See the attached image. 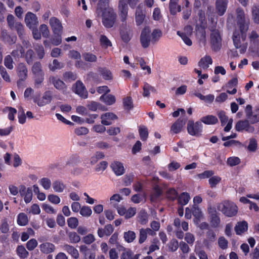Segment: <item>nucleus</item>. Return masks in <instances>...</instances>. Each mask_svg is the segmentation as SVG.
<instances>
[{
	"mask_svg": "<svg viewBox=\"0 0 259 259\" xmlns=\"http://www.w3.org/2000/svg\"><path fill=\"white\" fill-rule=\"evenodd\" d=\"M4 63L7 68L12 69L14 68V61L11 55H8L5 57Z\"/></svg>",
	"mask_w": 259,
	"mask_h": 259,
	"instance_id": "nucleus-51",
	"label": "nucleus"
},
{
	"mask_svg": "<svg viewBox=\"0 0 259 259\" xmlns=\"http://www.w3.org/2000/svg\"><path fill=\"white\" fill-rule=\"evenodd\" d=\"M209 29L211 31L210 42L212 49L214 51H218L222 47L221 31L219 28H216L214 26H210Z\"/></svg>",
	"mask_w": 259,
	"mask_h": 259,
	"instance_id": "nucleus-5",
	"label": "nucleus"
},
{
	"mask_svg": "<svg viewBox=\"0 0 259 259\" xmlns=\"http://www.w3.org/2000/svg\"><path fill=\"white\" fill-rule=\"evenodd\" d=\"M37 56L39 59H42L45 56V51L43 46L41 45H36L34 47Z\"/></svg>",
	"mask_w": 259,
	"mask_h": 259,
	"instance_id": "nucleus-57",
	"label": "nucleus"
},
{
	"mask_svg": "<svg viewBox=\"0 0 259 259\" xmlns=\"http://www.w3.org/2000/svg\"><path fill=\"white\" fill-rule=\"evenodd\" d=\"M131 200L135 203H139L143 200L145 202L146 201L145 194H135L132 197Z\"/></svg>",
	"mask_w": 259,
	"mask_h": 259,
	"instance_id": "nucleus-55",
	"label": "nucleus"
},
{
	"mask_svg": "<svg viewBox=\"0 0 259 259\" xmlns=\"http://www.w3.org/2000/svg\"><path fill=\"white\" fill-rule=\"evenodd\" d=\"M179 245L178 241L175 239L171 240L168 244V249L172 252L176 251L179 247Z\"/></svg>",
	"mask_w": 259,
	"mask_h": 259,
	"instance_id": "nucleus-60",
	"label": "nucleus"
},
{
	"mask_svg": "<svg viewBox=\"0 0 259 259\" xmlns=\"http://www.w3.org/2000/svg\"><path fill=\"white\" fill-rule=\"evenodd\" d=\"M52 186L54 191L57 193L62 192L66 188L65 185L59 180L54 181Z\"/></svg>",
	"mask_w": 259,
	"mask_h": 259,
	"instance_id": "nucleus-36",
	"label": "nucleus"
},
{
	"mask_svg": "<svg viewBox=\"0 0 259 259\" xmlns=\"http://www.w3.org/2000/svg\"><path fill=\"white\" fill-rule=\"evenodd\" d=\"M25 22L26 26L30 29L36 28L38 24V21L35 14L29 12L25 16Z\"/></svg>",
	"mask_w": 259,
	"mask_h": 259,
	"instance_id": "nucleus-9",
	"label": "nucleus"
},
{
	"mask_svg": "<svg viewBox=\"0 0 259 259\" xmlns=\"http://www.w3.org/2000/svg\"><path fill=\"white\" fill-rule=\"evenodd\" d=\"M69 241L71 243H76L80 240V236L75 232H70L67 233Z\"/></svg>",
	"mask_w": 259,
	"mask_h": 259,
	"instance_id": "nucleus-48",
	"label": "nucleus"
},
{
	"mask_svg": "<svg viewBox=\"0 0 259 259\" xmlns=\"http://www.w3.org/2000/svg\"><path fill=\"white\" fill-rule=\"evenodd\" d=\"M105 157L104 153L101 151L96 152L95 154L91 157L90 163L94 165L99 160L103 159Z\"/></svg>",
	"mask_w": 259,
	"mask_h": 259,
	"instance_id": "nucleus-42",
	"label": "nucleus"
},
{
	"mask_svg": "<svg viewBox=\"0 0 259 259\" xmlns=\"http://www.w3.org/2000/svg\"><path fill=\"white\" fill-rule=\"evenodd\" d=\"M200 120L201 122H202L206 124H215L218 122L217 117L212 115L203 116Z\"/></svg>",
	"mask_w": 259,
	"mask_h": 259,
	"instance_id": "nucleus-31",
	"label": "nucleus"
},
{
	"mask_svg": "<svg viewBox=\"0 0 259 259\" xmlns=\"http://www.w3.org/2000/svg\"><path fill=\"white\" fill-rule=\"evenodd\" d=\"M64 67L63 63L60 62L57 59H54L53 61L52 64L49 65V68L52 71H55L56 70L60 69Z\"/></svg>",
	"mask_w": 259,
	"mask_h": 259,
	"instance_id": "nucleus-47",
	"label": "nucleus"
},
{
	"mask_svg": "<svg viewBox=\"0 0 259 259\" xmlns=\"http://www.w3.org/2000/svg\"><path fill=\"white\" fill-rule=\"evenodd\" d=\"M82 55L83 59L85 61L89 62H96L97 61V56L90 52L84 53Z\"/></svg>",
	"mask_w": 259,
	"mask_h": 259,
	"instance_id": "nucleus-46",
	"label": "nucleus"
},
{
	"mask_svg": "<svg viewBox=\"0 0 259 259\" xmlns=\"http://www.w3.org/2000/svg\"><path fill=\"white\" fill-rule=\"evenodd\" d=\"M258 113L253 114L252 113L250 114L249 116H247V120H248V122L251 124H254L259 122V109L256 111Z\"/></svg>",
	"mask_w": 259,
	"mask_h": 259,
	"instance_id": "nucleus-61",
	"label": "nucleus"
},
{
	"mask_svg": "<svg viewBox=\"0 0 259 259\" xmlns=\"http://www.w3.org/2000/svg\"><path fill=\"white\" fill-rule=\"evenodd\" d=\"M135 15L136 24L140 25L144 22L145 17V11L141 5L137 7Z\"/></svg>",
	"mask_w": 259,
	"mask_h": 259,
	"instance_id": "nucleus-21",
	"label": "nucleus"
},
{
	"mask_svg": "<svg viewBox=\"0 0 259 259\" xmlns=\"http://www.w3.org/2000/svg\"><path fill=\"white\" fill-rule=\"evenodd\" d=\"M31 71L34 75L35 83L41 84L44 79L45 73L40 62H35L32 66Z\"/></svg>",
	"mask_w": 259,
	"mask_h": 259,
	"instance_id": "nucleus-6",
	"label": "nucleus"
},
{
	"mask_svg": "<svg viewBox=\"0 0 259 259\" xmlns=\"http://www.w3.org/2000/svg\"><path fill=\"white\" fill-rule=\"evenodd\" d=\"M252 17L254 23H259V7L254 6L252 8Z\"/></svg>",
	"mask_w": 259,
	"mask_h": 259,
	"instance_id": "nucleus-52",
	"label": "nucleus"
},
{
	"mask_svg": "<svg viewBox=\"0 0 259 259\" xmlns=\"http://www.w3.org/2000/svg\"><path fill=\"white\" fill-rule=\"evenodd\" d=\"M148 221V214L144 209L140 211L138 214V221L142 225H145Z\"/></svg>",
	"mask_w": 259,
	"mask_h": 259,
	"instance_id": "nucleus-32",
	"label": "nucleus"
},
{
	"mask_svg": "<svg viewBox=\"0 0 259 259\" xmlns=\"http://www.w3.org/2000/svg\"><path fill=\"white\" fill-rule=\"evenodd\" d=\"M92 210L88 206H82L80 210V214L83 217H89L91 215Z\"/></svg>",
	"mask_w": 259,
	"mask_h": 259,
	"instance_id": "nucleus-58",
	"label": "nucleus"
},
{
	"mask_svg": "<svg viewBox=\"0 0 259 259\" xmlns=\"http://www.w3.org/2000/svg\"><path fill=\"white\" fill-rule=\"evenodd\" d=\"M217 209L227 217H233L238 212L237 205L232 201L225 200L217 204Z\"/></svg>",
	"mask_w": 259,
	"mask_h": 259,
	"instance_id": "nucleus-4",
	"label": "nucleus"
},
{
	"mask_svg": "<svg viewBox=\"0 0 259 259\" xmlns=\"http://www.w3.org/2000/svg\"><path fill=\"white\" fill-rule=\"evenodd\" d=\"M248 229V224L246 221L238 222L234 230L237 235H240L246 232Z\"/></svg>",
	"mask_w": 259,
	"mask_h": 259,
	"instance_id": "nucleus-25",
	"label": "nucleus"
},
{
	"mask_svg": "<svg viewBox=\"0 0 259 259\" xmlns=\"http://www.w3.org/2000/svg\"><path fill=\"white\" fill-rule=\"evenodd\" d=\"M218 115L220 119L222 125H225L228 120V117L226 116L225 112L224 111H219L218 112Z\"/></svg>",
	"mask_w": 259,
	"mask_h": 259,
	"instance_id": "nucleus-63",
	"label": "nucleus"
},
{
	"mask_svg": "<svg viewBox=\"0 0 259 259\" xmlns=\"http://www.w3.org/2000/svg\"><path fill=\"white\" fill-rule=\"evenodd\" d=\"M240 159L238 157H230L227 159V163L230 166H234L240 163Z\"/></svg>",
	"mask_w": 259,
	"mask_h": 259,
	"instance_id": "nucleus-59",
	"label": "nucleus"
},
{
	"mask_svg": "<svg viewBox=\"0 0 259 259\" xmlns=\"http://www.w3.org/2000/svg\"><path fill=\"white\" fill-rule=\"evenodd\" d=\"M123 104L125 110H130L134 108V104L131 97H126L123 99Z\"/></svg>",
	"mask_w": 259,
	"mask_h": 259,
	"instance_id": "nucleus-43",
	"label": "nucleus"
},
{
	"mask_svg": "<svg viewBox=\"0 0 259 259\" xmlns=\"http://www.w3.org/2000/svg\"><path fill=\"white\" fill-rule=\"evenodd\" d=\"M187 118L184 117L179 118L171 126L170 130L174 134H178L181 132L183 126L186 124Z\"/></svg>",
	"mask_w": 259,
	"mask_h": 259,
	"instance_id": "nucleus-17",
	"label": "nucleus"
},
{
	"mask_svg": "<svg viewBox=\"0 0 259 259\" xmlns=\"http://www.w3.org/2000/svg\"><path fill=\"white\" fill-rule=\"evenodd\" d=\"M99 72L103 78L105 80H111L112 79L111 72L106 68H99Z\"/></svg>",
	"mask_w": 259,
	"mask_h": 259,
	"instance_id": "nucleus-40",
	"label": "nucleus"
},
{
	"mask_svg": "<svg viewBox=\"0 0 259 259\" xmlns=\"http://www.w3.org/2000/svg\"><path fill=\"white\" fill-rule=\"evenodd\" d=\"M111 167L116 176H121L124 173L123 164L119 161H114L111 164Z\"/></svg>",
	"mask_w": 259,
	"mask_h": 259,
	"instance_id": "nucleus-23",
	"label": "nucleus"
},
{
	"mask_svg": "<svg viewBox=\"0 0 259 259\" xmlns=\"http://www.w3.org/2000/svg\"><path fill=\"white\" fill-rule=\"evenodd\" d=\"M139 132L141 139L142 141L146 140L148 137V132L147 128L144 125L140 126L139 127Z\"/></svg>",
	"mask_w": 259,
	"mask_h": 259,
	"instance_id": "nucleus-49",
	"label": "nucleus"
},
{
	"mask_svg": "<svg viewBox=\"0 0 259 259\" xmlns=\"http://www.w3.org/2000/svg\"><path fill=\"white\" fill-rule=\"evenodd\" d=\"M17 32L19 37L21 39L24 37V26L21 22H17L15 23L14 28Z\"/></svg>",
	"mask_w": 259,
	"mask_h": 259,
	"instance_id": "nucleus-44",
	"label": "nucleus"
},
{
	"mask_svg": "<svg viewBox=\"0 0 259 259\" xmlns=\"http://www.w3.org/2000/svg\"><path fill=\"white\" fill-rule=\"evenodd\" d=\"M208 211L210 214V223L211 226L213 228L218 227L221 222L219 213L217 212L215 208L212 207L208 208Z\"/></svg>",
	"mask_w": 259,
	"mask_h": 259,
	"instance_id": "nucleus-14",
	"label": "nucleus"
},
{
	"mask_svg": "<svg viewBox=\"0 0 259 259\" xmlns=\"http://www.w3.org/2000/svg\"><path fill=\"white\" fill-rule=\"evenodd\" d=\"M28 219L27 215L24 213H20L17 218V223L20 226H25L28 224Z\"/></svg>",
	"mask_w": 259,
	"mask_h": 259,
	"instance_id": "nucleus-45",
	"label": "nucleus"
},
{
	"mask_svg": "<svg viewBox=\"0 0 259 259\" xmlns=\"http://www.w3.org/2000/svg\"><path fill=\"white\" fill-rule=\"evenodd\" d=\"M49 82L53 84L54 87L58 90L65 92L67 89V85L63 81L54 76H50L49 78Z\"/></svg>",
	"mask_w": 259,
	"mask_h": 259,
	"instance_id": "nucleus-12",
	"label": "nucleus"
},
{
	"mask_svg": "<svg viewBox=\"0 0 259 259\" xmlns=\"http://www.w3.org/2000/svg\"><path fill=\"white\" fill-rule=\"evenodd\" d=\"M235 129L238 132L245 130L249 133H253L254 131V127L249 124L247 119L238 121L235 125Z\"/></svg>",
	"mask_w": 259,
	"mask_h": 259,
	"instance_id": "nucleus-15",
	"label": "nucleus"
},
{
	"mask_svg": "<svg viewBox=\"0 0 259 259\" xmlns=\"http://www.w3.org/2000/svg\"><path fill=\"white\" fill-rule=\"evenodd\" d=\"M16 71L19 77V80L17 82L18 84L20 81H23L27 78L28 69L24 63H19L16 67Z\"/></svg>",
	"mask_w": 259,
	"mask_h": 259,
	"instance_id": "nucleus-16",
	"label": "nucleus"
},
{
	"mask_svg": "<svg viewBox=\"0 0 259 259\" xmlns=\"http://www.w3.org/2000/svg\"><path fill=\"white\" fill-rule=\"evenodd\" d=\"M228 0H217L215 2V8L218 14L222 16L226 11Z\"/></svg>",
	"mask_w": 259,
	"mask_h": 259,
	"instance_id": "nucleus-20",
	"label": "nucleus"
},
{
	"mask_svg": "<svg viewBox=\"0 0 259 259\" xmlns=\"http://www.w3.org/2000/svg\"><path fill=\"white\" fill-rule=\"evenodd\" d=\"M114 231L113 227L111 224L107 225L104 228H99L98 230V235L100 238L104 236H110Z\"/></svg>",
	"mask_w": 259,
	"mask_h": 259,
	"instance_id": "nucleus-22",
	"label": "nucleus"
},
{
	"mask_svg": "<svg viewBox=\"0 0 259 259\" xmlns=\"http://www.w3.org/2000/svg\"><path fill=\"white\" fill-rule=\"evenodd\" d=\"M190 199V196L188 193L183 192L178 198V203L182 205H186Z\"/></svg>",
	"mask_w": 259,
	"mask_h": 259,
	"instance_id": "nucleus-37",
	"label": "nucleus"
},
{
	"mask_svg": "<svg viewBox=\"0 0 259 259\" xmlns=\"http://www.w3.org/2000/svg\"><path fill=\"white\" fill-rule=\"evenodd\" d=\"M80 252L83 255V259H95V254L85 245L80 246Z\"/></svg>",
	"mask_w": 259,
	"mask_h": 259,
	"instance_id": "nucleus-27",
	"label": "nucleus"
},
{
	"mask_svg": "<svg viewBox=\"0 0 259 259\" xmlns=\"http://www.w3.org/2000/svg\"><path fill=\"white\" fill-rule=\"evenodd\" d=\"M53 99V93L51 91H46L40 99H34V102L36 103L37 105L39 107L44 106L47 104L50 103Z\"/></svg>",
	"mask_w": 259,
	"mask_h": 259,
	"instance_id": "nucleus-13",
	"label": "nucleus"
},
{
	"mask_svg": "<svg viewBox=\"0 0 259 259\" xmlns=\"http://www.w3.org/2000/svg\"><path fill=\"white\" fill-rule=\"evenodd\" d=\"M62 248L64 250L70 254L74 258L77 259L79 257V253L78 250L73 246L64 244Z\"/></svg>",
	"mask_w": 259,
	"mask_h": 259,
	"instance_id": "nucleus-29",
	"label": "nucleus"
},
{
	"mask_svg": "<svg viewBox=\"0 0 259 259\" xmlns=\"http://www.w3.org/2000/svg\"><path fill=\"white\" fill-rule=\"evenodd\" d=\"M24 53L25 50L23 46L20 44H17L16 45V48L12 51L11 55L15 60H17L23 57Z\"/></svg>",
	"mask_w": 259,
	"mask_h": 259,
	"instance_id": "nucleus-24",
	"label": "nucleus"
},
{
	"mask_svg": "<svg viewBox=\"0 0 259 259\" xmlns=\"http://www.w3.org/2000/svg\"><path fill=\"white\" fill-rule=\"evenodd\" d=\"M151 43L155 44L156 43L162 36V32L159 29H154L152 32H151Z\"/></svg>",
	"mask_w": 259,
	"mask_h": 259,
	"instance_id": "nucleus-35",
	"label": "nucleus"
},
{
	"mask_svg": "<svg viewBox=\"0 0 259 259\" xmlns=\"http://www.w3.org/2000/svg\"><path fill=\"white\" fill-rule=\"evenodd\" d=\"M17 252L18 255L21 258L27 257L29 254L28 252L23 245H19L17 247Z\"/></svg>",
	"mask_w": 259,
	"mask_h": 259,
	"instance_id": "nucleus-56",
	"label": "nucleus"
},
{
	"mask_svg": "<svg viewBox=\"0 0 259 259\" xmlns=\"http://www.w3.org/2000/svg\"><path fill=\"white\" fill-rule=\"evenodd\" d=\"M0 39L5 44L12 45L15 44L17 41V36L15 35H10L6 29L1 30Z\"/></svg>",
	"mask_w": 259,
	"mask_h": 259,
	"instance_id": "nucleus-11",
	"label": "nucleus"
},
{
	"mask_svg": "<svg viewBox=\"0 0 259 259\" xmlns=\"http://www.w3.org/2000/svg\"><path fill=\"white\" fill-rule=\"evenodd\" d=\"M87 107L92 111H96L98 109H101L102 110H104V108H102L101 105L95 101L90 102L88 105Z\"/></svg>",
	"mask_w": 259,
	"mask_h": 259,
	"instance_id": "nucleus-54",
	"label": "nucleus"
},
{
	"mask_svg": "<svg viewBox=\"0 0 259 259\" xmlns=\"http://www.w3.org/2000/svg\"><path fill=\"white\" fill-rule=\"evenodd\" d=\"M19 193L22 197H24V199L26 203H29L32 197V192L31 188H27L24 185H21L20 187Z\"/></svg>",
	"mask_w": 259,
	"mask_h": 259,
	"instance_id": "nucleus-18",
	"label": "nucleus"
},
{
	"mask_svg": "<svg viewBox=\"0 0 259 259\" xmlns=\"http://www.w3.org/2000/svg\"><path fill=\"white\" fill-rule=\"evenodd\" d=\"M25 60L28 64H31L35 58V54L32 49H28L26 53H24Z\"/></svg>",
	"mask_w": 259,
	"mask_h": 259,
	"instance_id": "nucleus-38",
	"label": "nucleus"
},
{
	"mask_svg": "<svg viewBox=\"0 0 259 259\" xmlns=\"http://www.w3.org/2000/svg\"><path fill=\"white\" fill-rule=\"evenodd\" d=\"M179 0H170L169 3V9L170 13L172 15H176L177 13L181 11V7L178 4Z\"/></svg>",
	"mask_w": 259,
	"mask_h": 259,
	"instance_id": "nucleus-26",
	"label": "nucleus"
},
{
	"mask_svg": "<svg viewBox=\"0 0 259 259\" xmlns=\"http://www.w3.org/2000/svg\"><path fill=\"white\" fill-rule=\"evenodd\" d=\"M100 100L104 102L107 105H111L113 104L116 101V98L114 96L109 94H104L100 97Z\"/></svg>",
	"mask_w": 259,
	"mask_h": 259,
	"instance_id": "nucleus-34",
	"label": "nucleus"
},
{
	"mask_svg": "<svg viewBox=\"0 0 259 259\" xmlns=\"http://www.w3.org/2000/svg\"><path fill=\"white\" fill-rule=\"evenodd\" d=\"M257 147V141L255 139H250L247 149L249 151L255 152Z\"/></svg>",
	"mask_w": 259,
	"mask_h": 259,
	"instance_id": "nucleus-62",
	"label": "nucleus"
},
{
	"mask_svg": "<svg viewBox=\"0 0 259 259\" xmlns=\"http://www.w3.org/2000/svg\"><path fill=\"white\" fill-rule=\"evenodd\" d=\"M73 91L80 97L82 98H87L88 93L85 89V86L83 83L80 81L77 80L76 83L73 85Z\"/></svg>",
	"mask_w": 259,
	"mask_h": 259,
	"instance_id": "nucleus-10",
	"label": "nucleus"
},
{
	"mask_svg": "<svg viewBox=\"0 0 259 259\" xmlns=\"http://www.w3.org/2000/svg\"><path fill=\"white\" fill-rule=\"evenodd\" d=\"M109 0H100L96 10L98 17H101L102 23L106 28L112 27L116 19V14L108 6Z\"/></svg>",
	"mask_w": 259,
	"mask_h": 259,
	"instance_id": "nucleus-2",
	"label": "nucleus"
},
{
	"mask_svg": "<svg viewBox=\"0 0 259 259\" xmlns=\"http://www.w3.org/2000/svg\"><path fill=\"white\" fill-rule=\"evenodd\" d=\"M40 184L46 190H48L51 188V180L47 178H44L40 179Z\"/></svg>",
	"mask_w": 259,
	"mask_h": 259,
	"instance_id": "nucleus-64",
	"label": "nucleus"
},
{
	"mask_svg": "<svg viewBox=\"0 0 259 259\" xmlns=\"http://www.w3.org/2000/svg\"><path fill=\"white\" fill-rule=\"evenodd\" d=\"M39 248L41 252L48 254L54 251L55 249V245L50 242H46L39 245Z\"/></svg>",
	"mask_w": 259,
	"mask_h": 259,
	"instance_id": "nucleus-28",
	"label": "nucleus"
},
{
	"mask_svg": "<svg viewBox=\"0 0 259 259\" xmlns=\"http://www.w3.org/2000/svg\"><path fill=\"white\" fill-rule=\"evenodd\" d=\"M202 124L201 122L197 121L195 123L189 120L187 124V131L191 136L199 137L201 135Z\"/></svg>",
	"mask_w": 259,
	"mask_h": 259,
	"instance_id": "nucleus-7",
	"label": "nucleus"
},
{
	"mask_svg": "<svg viewBox=\"0 0 259 259\" xmlns=\"http://www.w3.org/2000/svg\"><path fill=\"white\" fill-rule=\"evenodd\" d=\"M143 96L144 97L148 98L150 96V92L156 93V90L155 88L147 82H145L143 87Z\"/></svg>",
	"mask_w": 259,
	"mask_h": 259,
	"instance_id": "nucleus-33",
	"label": "nucleus"
},
{
	"mask_svg": "<svg viewBox=\"0 0 259 259\" xmlns=\"http://www.w3.org/2000/svg\"><path fill=\"white\" fill-rule=\"evenodd\" d=\"M136 235L134 232L128 231L124 233V238L128 242H132L136 238Z\"/></svg>",
	"mask_w": 259,
	"mask_h": 259,
	"instance_id": "nucleus-50",
	"label": "nucleus"
},
{
	"mask_svg": "<svg viewBox=\"0 0 259 259\" xmlns=\"http://www.w3.org/2000/svg\"><path fill=\"white\" fill-rule=\"evenodd\" d=\"M121 248L123 251L121 254L120 259H132L133 251L131 249H126L122 246Z\"/></svg>",
	"mask_w": 259,
	"mask_h": 259,
	"instance_id": "nucleus-53",
	"label": "nucleus"
},
{
	"mask_svg": "<svg viewBox=\"0 0 259 259\" xmlns=\"http://www.w3.org/2000/svg\"><path fill=\"white\" fill-rule=\"evenodd\" d=\"M236 23L238 29H236L232 36L235 47L240 49L241 54L244 53L247 48V43L243 42L246 39L247 32L250 24L249 19L246 16L244 10L241 8H237Z\"/></svg>",
	"mask_w": 259,
	"mask_h": 259,
	"instance_id": "nucleus-1",
	"label": "nucleus"
},
{
	"mask_svg": "<svg viewBox=\"0 0 259 259\" xmlns=\"http://www.w3.org/2000/svg\"><path fill=\"white\" fill-rule=\"evenodd\" d=\"M250 44L255 46H257L259 42V35L255 31H252L248 35Z\"/></svg>",
	"mask_w": 259,
	"mask_h": 259,
	"instance_id": "nucleus-41",
	"label": "nucleus"
},
{
	"mask_svg": "<svg viewBox=\"0 0 259 259\" xmlns=\"http://www.w3.org/2000/svg\"><path fill=\"white\" fill-rule=\"evenodd\" d=\"M119 11L120 17L122 22L120 27V34L122 40L125 42H128L132 36V30L130 27L127 25L126 18L128 12V7L125 0H120L119 2Z\"/></svg>",
	"mask_w": 259,
	"mask_h": 259,
	"instance_id": "nucleus-3",
	"label": "nucleus"
},
{
	"mask_svg": "<svg viewBox=\"0 0 259 259\" xmlns=\"http://www.w3.org/2000/svg\"><path fill=\"white\" fill-rule=\"evenodd\" d=\"M63 79L65 81L72 82L77 79V74L71 71H67L63 74Z\"/></svg>",
	"mask_w": 259,
	"mask_h": 259,
	"instance_id": "nucleus-39",
	"label": "nucleus"
},
{
	"mask_svg": "<svg viewBox=\"0 0 259 259\" xmlns=\"http://www.w3.org/2000/svg\"><path fill=\"white\" fill-rule=\"evenodd\" d=\"M212 63V60L210 56L206 55L202 58L198 62V65L203 69H207L209 65Z\"/></svg>",
	"mask_w": 259,
	"mask_h": 259,
	"instance_id": "nucleus-30",
	"label": "nucleus"
},
{
	"mask_svg": "<svg viewBox=\"0 0 259 259\" xmlns=\"http://www.w3.org/2000/svg\"><path fill=\"white\" fill-rule=\"evenodd\" d=\"M140 42L144 48H147L151 42V30L148 26L142 30L140 35Z\"/></svg>",
	"mask_w": 259,
	"mask_h": 259,
	"instance_id": "nucleus-8",
	"label": "nucleus"
},
{
	"mask_svg": "<svg viewBox=\"0 0 259 259\" xmlns=\"http://www.w3.org/2000/svg\"><path fill=\"white\" fill-rule=\"evenodd\" d=\"M50 24L55 34L62 32L63 27L59 20L55 17H52L50 19Z\"/></svg>",
	"mask_w": 259,
	"mask_h": 259,
	"instance_id": "nucleus-19",
	"label": "nucleus"
}]
</instances>
